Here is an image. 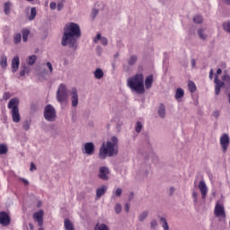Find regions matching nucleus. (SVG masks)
Masks as SVG:
<instances>
[{"label": "nucleus", "mask_w": 230, "mask_h": 230, "mask_svg": "<svg viewBox=\"0 0 230 230\" xmlns=\"http://www.w3.org/2000/svg\"><path fill=\"white\" fill-rule=\"evenodd\" d=\"M63 31L61 45L64 47L68 46L71 49L76 50L78 48L76 39H80L82 35L80 25H78V23L70 22L65 26Z\"/></svg>", "instance_id": "1"}, {"label": "nucleus", "mask_w": 230, "mask_h": 230, "mask_svg": "<svg viewBox=\"0 0 230 230\" xmlns=\"http://www.w3.org/2000/svg\"><path fill=\"white\" fill-rule=\"evenodd\" d=\"M118 137H111V141L103 143L99 150V159H107L118 155Z\"/></svg>", "instance_id": "2"}, {"label": "nucleus", "mask_w": 230, "mask_h": 230, "mask_svg": "<svg viewBox=\"0 0 230 230\" xmlns=\"http://www.w3.org/2000/svg\"><path fill=\"white\" fill-rule=\"evenodd\" d=\"M128 87L137 93V94H145V75L143 73L136 74L135 75L128 78L127 80Z\"/></svg>", "instance_id": "3"}, {"label": "nucleus", "mask_w": 230, "mask_h": 230, "mask_svg": "<svg viewBox=\"0 0 230 230\" xmlns=\"http://www.w3.org/2000/svg\"><path fill=\"white\" fill-rule=\"evenodd\" d=\"M7 108L11 110L13 123H21V113L19 112V98H13L9 101Z\"/></svg>", "instance_id": "4"}, {"label": "nucleus", "mask_w": 230, "mask_h": 230, "mask_svg": "<svg viewBox=\"0 0 230 230\" xmlns=\"http://www.w3.org/2000/svg\"><path fill=\"white\" fill-rule=\"evenodd\" d=\"M44 118L47 121L53 122L57 119V110L51 104H48L44 108Z\"/></svg>", "instance_id": "5"}, {"label": "nucleus", "mask_w": 230, "mask_h": 230, "mask_svg": "<svg viewBox=\"0 0 230 230\" xmlns=\"http://www.w3.org/2000/svg\"><path fill=\"white\" fill-rule=\"evenodd\" d=\"M57 100L59 103H64L67 100V87H66V84H59L57 92Z\"/></svg>", "instance_id": "6"}, {"label": "nucleus", "mask_w": 230, "mask_h": 230, "mask_svg": "<svg viewBox=\"0 0 230 230\" xmlns=\"http://www.w3.org/2000/svg\"><path fill=\"white\" fill-rule=\"evenodd\" d=\"M214 215L217 218H219V222L226 220V208H224V205L217 202L215 206Z\"/></svg>", "instance_id": "7"}, {"label": "nucleus", "mask_w": 230, "mask_h": 230, "mask_svg": "<svg viewBox=\"0 0 230 230\" xmlns=\"http://www.w3.org/2000/svg\"><path fill=\"white\" fill-rule=\"evenodd\" d=\"M219 143L222 148V152L226 154V152H227V148H229V143H230L229 135H227L226 133L223 134L220 137Z\"/></svg>", "instance_id": "8"}, {"label": "nucleus", "mask_w": 230, "mask_h": 230, "mask_svg": "<svg viewBox=\"0 0 230 230\" xmlns=\"http://www.w3.org/2000/svg\"><path fill=\"white\" fill-rule=\"evenodd\" d=\"M109 175H111V170L107 166H102L99 168L98 177L102 181H109Z\"/></svg>", "instance_id": "9"}, {"label": "nucleus", "mask_w": 230, "mask_h": 230, "mask_svg": "<svg viewBox=\"0 0 230 230\" xmlns=\"http://www.w3.org/2000/svg\"><path fill=\"white\" fill-rule=\"evenodd\" d=\"M35 222H38V226L42 227L44 226V210H39L33 214Z\"/></svg>", "instance_id": "10"}, {"label": "nucleus", "mask_w": 230, "mask_h": 230, "mask_svg": "<svg viewBox=\"0 0 230 230\" xmlns=\"http://www.w3.org/2000/svg\"><path fill=\"white\" fill-rule=\"evenodd\" d=\"M83 154H86V155H93V154H94V143H85L83 149Z\"/></svg>", "instance_id": "11"}, {"label": "nucleus", "mask_w": 230, "mask_h": 230, "mask_svg": "<svg viewBox=\"0 0 230 230\" xmlns=\"http://www.w3.org/2000/svg\"><path fill=\"white\" fill-rule=\"evenodd\" d=\"M72 107H78V90L72 88L70 92Z\"/></svg>", "instance_id": "12"}, {"label": "nucleus", "mask_w": 230, "mask_h": 230, "mask_svg": "<svg viewBox=\"0 0 230 230\" xmlns=\"http://www.w3.org/2000/svg\"><path fill=\"white\" fill-rule=\"evenodd\" d=\"M10 216L6 214V212H0V224L1 226H4V227H6L7 226H10Z\"/></svg>", "instance_id": "13"}, {"label": "nucleus", "mask_w": 230, "mask_h": 230, "mask_svg": "<svg viewBox=\"0 0 230 230\" xmlns=\"http://www.w3.org/2000/svg\"><path fill=\"white\" fill-rule=\"evenodd\" d=\"M199 190L201 193L202 199L205 200L208 195V186L206 185V181H199Z\"/></svg>", "instance_id": "14"}, {"label": "nucleus", "mask_w": 230, "mask_h": 230, "mask_svg": "<svg viewBox=\"0 0 230 230\" xmlns=\"http://www.w3.org/2000/svg\"><path fill=\"white\" fill-rule=\"evenodd\" d=\"M21 65V61L19 59V56H16L12 60V71L13 73H17V69H19V66Z\"/></svg>", "instance_id": "15"}, {"label": "nucleus", "mask_w": 230, "mask_h": 230, "mask_svg": "<svg viewBox=\"0 0 230 230\" xmlns=\"http://www.w3.org/2000/svg\"><path fill=\"white\" fill-rule=\"evenodd\" d=\"M145 86L146 89H152V85L154 84V75H150L146 77L145 79Z\"/></svg>", "instance_id": "16"}, {"label": "nucleus", "mask_w": 230, "mask_h": 230, "mask_svg": "<svg viewBox=\"0 0 230 230\" xmlns=\"http://www.w3.org/2000/svg\"><path fill=\"white\" fill-rule=\"evenodd\" d=\"M108 187L105 185L101 186L96 190V199H102L107 193Z\"/></svg>", "instance_id": "17"}, {"label": "nucleus", "mask_w": 230, "mask_h": 230, "mask_svg": "<svg viewBox=\"0 0 230 230\" xmlns=\"http://www.w3.org/2000/svg\"><path fill=\"white\" fill-rule=\"evenodd\" d=\"M98 40H100L101 41V44L102 45V46H107L108 44H109V40H107V38H105V37H102V34H97V37H96V39H94L93 40V42H98Z\"/></svg>", "instance_id": "18"}, {"label": "nucleus", "mask_w": 230, "mask_h": 230, "mask_svg": "<svg viewBox=\"0 0 230 230\" xmlns=\"http://www.w3.org/2000/svg\"><path fill=\"white\" fill-rule=\"evenodd\" d=\"M158 116L162 119L166 118V106H164V104H160L158 108Z\"/></svg>", "instance_id": "19"}, {"label": "nucleus", "mask_w": 230, "mask_h": 230, "mask_svg": "<svg viewBox=\"0 0 230 230\" xmlns=\"http://www.w3.org/2000/svg\"><path fill=\"white\" fill-rule=\"evenodd\" d=\"M174 98L177 100V102H181V99L184 98V90L182 88H178L176 90Z\"/></svg>", "instance_id": "20"}, {"label": "nucleus", "mask_w": 230, "mask_h": 230, "mask_svg": "<svg viewBox=\"0 0 230 230\" xmlns=\"http://www.w3.org/2000/svg\"><path fill=\"white\" fill-rule=\"evenodd\" d=\"M0 66L3 69H6L8 67V58L5 55L1 56Z\"/></svg>", "instance_id": "21"}, {"label": "nucleus", "mask_w": 230, "mask_h": 230, "mask_svg": "<svg viewBox=\"0 0 230 230\" xmlns=\"http://www.w3.org/2000/svg\"><path fill=\"white\" fill-rule=\"evenodd\" d=\"M93 76L96 80H102L103 78V70L102 68H96L93 72Z\"/></svg>", "instance_id": "22"}, {"label": "nucleus", "mask_w": 230, "mask_h": 230, "mask_svg": "<svg viewBox=\"0 0 230 230\" xmlns=\"http://www.w3.org/2000/svg\"><path fill=\"white\" fill-rule=\"evenodd\" d=\"M37 17V8L31 7V13L29 14L28 20L29 21H35V18Z\"/></svg>", "instance_id": "23"}, {"label": "nucleus", "mask_w": 230, "mask_h": 230, "mask_svg": "<svg viewBox=\"0 0 230 230\" xmlns=\"http://www.w3.org/2000/svg\"><path fill=\"white\" fill-rule=\"evenodd\" d=\"M198 35L201 40H206L208 39V35L206 34V29H199Z\"/></svg>", "instance_id": "24"}, {"label": "nucleus", "mask_w": 230, "mask_h": 230, "mask_svg": "<svg viewBox=\"0 0 230 230\" xmlns=\"http://www.w3.org/2000/svg\"><path fill=\"white\" fill-rule=\"evenodd\" d=\"M31 127V119H25L22 122L23 130L28 131V130H30Z\"/></svg>", "instance_id": "25"}, {"label": "nucleus", "mask_w": 230, "mask_h": 230, "mask_svg": "<svg viewBox=\"0 0 230 230\" xmlns=\"http://www.w3.org/2000/svg\"><path fill=\"white\" fill-rule=\"evenodd\" d=\"M64 226L66 230H75V226H73V223L69 219H65Z\"/></svg>", "instance_id": "26"}, {"label": "nucleus", "mask_w": 230, "mask_h": 230, "mask_svg": "<svg viewBox=\"0 0 230 230\" xmlns=\"http://www.w3.org/2000/svg\"><path fill=\"white\" fill-rule=\"evenodd\" d=\"M148 218V210L143 211L141 214L138 216V220L139 222H145Z\"/></svg>", "instance_id": "27"}, {"label": "nucleus", "mask_w": 230, "mask_h": 230, "mask_svg": "<svg viewBox=\"0 0 230 230\" xmlns=\"http://www.w3.org/2000/svg\"><path fill=\"white\" fill-rule=\"evenodd\" d=\"M188 87H189L190 93H195V91H197V85L193 81L188 82Z\"/></svg>", "instance_id": "28"}, {"label": "nucleus", "mask_w": 230, "mask_h": 230, "mask_svg": "<svg viewBox=\"0 0 230 230\" xmlns=\"http://www.w3.org/2000/svg\"><path fill=\"white\" fill-rule=\"evenodd\" d=\"M36 60H37V56L32 55L27 58L26 62H27L28 66H33V64H35Z\"/></svg>", "instance_id": "29"}, {"label": "nucleus", "mask_w": 230, "mask_h": 230, "mask_svg": "<svg viewBox=\"0 0 230 230\" xmlns=\"http://www.w3.org/2000/svg\"><path fill=\"white\" fill-rule=\"evenodd\" d=\"M22 34L23 42H28V37L30 35V31L28 29H23L22 31Z\"/></svg>", "instance_id": "30"}, {"label": "nucleus", "mask_w": 230, "mask_h": 230, "mask_svg": "<svg viewBox=\"0 0 230 230\" xmlns=\"http://www.w3.org/2000/svg\"><path fill=\"white\" fill-rule=\"evenodd\" d=\"M160 222H162V227L164 230H170V226H168V221H166V218L161 217Z\"/></svg>", "instance_id": "31"}, {"label": "nucleus", "mask_w": 230, "mask_h": 230, "mask_svg": "<svg viewBox=\"0 0 230 230\" xmlns=\"http://www.w3.org/2000/svg\"><path fill=\"white\" fill-rule=\"evenodd\" d=\"M136 62H137V56L133 55L128 59V66H134Z\"/></svg>", "instance_id": "32"}, {"label": "nucleus", "mask_w": 230, "mask_h": 230, "mask_svg": "<svg viewBox=\"0 0 230 230\" xmlns=\"http://www.w3.org/2000/svg\"><path fill=\"white\" fill-rule=\"evenodd\" d=\"M4 154H8V146L4 144H0V155H4Z\"/></svg>", "instance_id": "33"}, {"label": "nucleus", "mask_w": 230, "mask_h": 230, "mask_svg": "<svg viewBox=\"0 0 230 230\" xmlns=\"http://www.w3.org/2000/svg\"><path fill=\"white\" fill-rule=\"evenodd\" d=\"M202 21H204V19L200 14H197L193 18V22H195L196 24H201Z\"/></svg>", "instance_id": "34"}, {"label": "nucleus", "mask_w": 230, "mask_h": 230, "mask_svg": "<svg viewBox=\"0 0 230 230\" xmlns=\"http://www.w3.org/2000/svg\"><path fill=\"white\" fill-rule=\"evenodd\" d=\"M94 230H109V226L105 224H97Z\"/></svg>", "instance_id": "35"}, {"label": "nucleus", "mask_w": 230, "mask_h": 230, "mask_svg": "<svg viewBox=\"0 0 230 230\" xmlns=\"http://www.w3.org/2000/svg\"><path fill=\"white\" fill-rule=\"evenodd\" d=\"M214 82H215V84H216L215 86H218V87H221V88H222V87H224V85H225V83H224V82H221V80L218 79V75H216V76H215Z\"/></svg>", "instance_id": "36"}, {"label": "nucleus", "mask_w": 230, "mask_h": 230, "mask_svg": "<svg viewBox=\"0 0 230 230\" xmlns=\"http://www.w3.org/2000/svg\"><path fill=\"white\" fill-rule=\"evenodd\" d=\"M11 6H12V3H10V2H6V3L4 4V13H5L6 15H8V13H10V8H11Z\"/></svg>", "instance_id": "37"}, {"label": "nucleus", "mask_w": 230, "mask_h": 230, "mask_svg": "<svg viewBox=\"0 0 230 230\" xmlns=\"http://www.w3.org/2000/svg\"><path fill=\"white\" fill-rule=\"evenodd\" d=\"M121 193H123V190L121 188H118L115 191H113L111 199H114V197H121Z\"/></svg>", "instance_id": "38"}, {"label": "nucleus", "mask_w": 230, "mask_h": 230, "mask_svg": "<svg viewBox=\"0 0 230 230\" xmlns=\"http://www.w3.org/2000/svg\"><path fill=\"white\" fill-rule=\"evenodd\" d=\"M223 83H225V85H227L230 89V76L228 75H223Z\"/></svg>", "instance_id": "39"}, {"label": "nucleus", "mask_w": 230, "mask_h": 230, "mask_svg": "<svg viewBox=\"0 0 230 230\" xmlns=\"http://www.w3.org/2000/svg\"><path fill=\"white\" fill-rule=\"evenodd\" d=\"M142 128H143V124L141 123V121H137L135 126L136 132H137V134H139V132H141Z\"/></svg>", "instance_id": "40"}, {"label": "nucleus", "mask_w": 230, "mask_h": 230, "mask_svg": "<svg viewBox=\"0 0 230 230\" xmlns=\"http://www.w3.org/2000/svg\"><path fill=\"white\" fill-rule=\"evenodd\" d=\"M95 9H99L100 10H103V3L102 1H97L95 4H94V7Z\"/></svg>", "instance_id": "41"}, {"label": "nucleus", "mask_w": 230, "mask_h": 230, "mask_svg": "<svg viewBox=\"0 0 230 230\" xmlns=\"http://www.w3.org/2000/svg\"><path fill=\"white\" fill-rule=\"evenodd\" d=\"M157 226H159V224L157 223V219L151 220L150 222L151 229H157Z\"/></svg>", "instance_id": "42"}, {"label": "nucleus", "mask_w": 230, "mask_h": 230, "mask_svg": "<svg viewBox=\"0 0 230 230\" xmlns=\"http://www.w3.org/2000/svg\"><path fill=\"white\" fill-rule=\"evenodd\" d=\"M122 209H123V208L121 207V204L117 203V204L115 205V213H116L117 215H119V213H121Z\"/></svg>", "instance_id": "43"}, {"label": "nucleus", "mask_w": 230, "mask_h": 230, "mask_svg": "<svg viewBox=\"0 0 230 230\" xmlns=\"http://www.w3.org/2000/svg\"><path fill=\"white\" fill-rule=\"evenodd\" d=\"M223 28L225 31H227V33H230V22H225L223 23Z\"/></svg>", "instance_id": "44"}, {"label": "nucleus", "mask_w": 230, "mask_h": 230, "mask_svg": "<svg viewBox=\"0 0 230 230\" xmlns=\"http://www.w3.org/2000/svg\"><path fill=\"white\" fill-rule=\"evenodd\" d=\"M21 39H22V36L21 35V33L14 35L13 37L14 44H19V42H21Z\"/></svg>", "instance_id": "45"}, {"label": "nucleus", "mask_w": 230, "mask_h": 230, "mask_svg": "<svg viewBox=\"0 0 230 230\" xmlns=\"http://www.w3.org/2000/svg\"><path fill=\"white\" fill-rule=\"evenodd\" d=\"M98 12H100V9H96L93 7L92 11V19H96V15H98Z\"/></svg>", "instance_id": "46"}, {"label": "nucleus", "mask_w": 230, "mask_h": 230, "mask_svg": "<svg viewBox=\"0 0 230 230\" xmlns=\"http://www.w3.org/2000/svg\"><path fill=\"white\" fill-rule=\"evenodd\" d=\"M198 197H199V193L197 191H193L192 192L193 202L197 203V201L199 200Z\"/></svg>", "instance_id": "47"}, {"label": "nucleus", "mask_w": 230, "mask_h": 230, "mask_svg": "<svg viewBox=\"0 0 230 230\" xmlns=\"http://www.w3.org/2000/svg\"><path fill=\"white\" fill-rule=\"evenodd\" d=\"M28 71V67L27 66H23V69H22L20 71V76H24V75H26V72Z\"/></svg>", "instance_id": "48"}, {"label": "nucleus", "mask_w": 230, "mask_h": 230, "mask_svg": "<svg viewBox=\"0 0 230 230\" xmlns=\"http://www.w3.org/2000/svg\"><path fill=\"white\" fill-rule=\"evenodd\" d=\"M220 89H222L220 86H215L216 96H218V94H220Z\"/></svg>", "instance_id": "49"}, {"label": "nucleus", "mask_w": 230, "mask_h": 230, "mask_svg": "<svg viewBox=\"0 0 230 230\" xmlns=\"http://www.w3.org/2000/svg\"><path fill=\"white\" fill-rule=\"evenodd\" d=\"M47 67H49L50 73H53V65H51V62H47Z\"/></svg>", "instance_id": "50"}, {"label": "nucleus", "mask_w": 230, "mask_h": 230, "mask_svg": "<svg viewBox=\"0 0 230 230\" xmlns=\"http://www.w3.org/2000/svg\"><path fill=\"white\" fill-rule=\"evenodd\" d=\"M3 98L5 101L10 100V93L9 92L4 93V95H3Z\"/></svg>", "instance_id": "51"}, {"label": "nucleus", "mask_w": 230, "mask_h": 230, "mask_svg": "<svg viewBox=\"0 0 230 230\" xmlns=\"http://www.w3.org/2000/svg\"><path fill=\"white\" fill-rule=\"evenodd\" d=\"M49 6H50V9L51 10H56L57 9V3H55V2H51L50 3V4H49Z\"/></svg>", "instance_id": "52"}, {"label": "nucleus", "mask_w": 230, "mask_h": 230, "mask_svg": "<svg viewBox=\"0 0 230 230\" xmlns=\"http://www.w3.org/2000/svg\"><path fill=\"white\" fill-rule=\"evenodd\" d=\"M30 170L31 172H35V170H37V166L35 165V164H33V163L31 164Z\"/></svg>", "instance_id": "53"}, {"label": "nucleus", "mask_w": 230, "mask_h": 230, "mask_svg": "<svg viewBox=\"0 0 230 230\" xmlns=\"http://www.w3.org/2000/svg\"><path fill=\"white\" fill-rule=\"evenodd\" d=\"M57 8H58V12H60V10H62V8H64V4L62 2L58 3Z\"/></svg>", "instance_id": "54"}, {"label": "nucleus", "mask_w": 230, "mask_h": 230, "mask_svg": "<svg viewBox=\"0 0 230 230\" xmlns=\"http://www.w3.org/2000/svg\"><path fill=\"white\" fill-rule=\"evenodd\" d=\"M212 115L214 116V118H216V119H217L218 116H220V111H216L213 112Z\"/></svg>", "instance_id": "55"}, {"label": "nucleus", "mask_w": 230, "mask_h": 230, "mask_svg": "<svg viewBox=\"0 0 230 230\" xmlns=\"http://www.w3.org/2000/svg\"><path fill=\"white\" fill-rule=\"evenodd\" d=\"M124 209L126 211V213H128V211H130V205H128V203L125 204Z\"/></svg>", "instance_id": "56"}, {"label": "nucleus", "mask_w": 230, "mask_h": 230, "mask_svg": "<svg viewBox=\"0 0 230 230\" xmlns=\"http://www.w3.org/2000/svg\"><path fill=\"white\" fill-rule=\"evenodd\" d=\"M169 193H170V195H173V193H175V188L174 187H170Z\"/></svg>", "instance_id": "57"}, {"label": "nucleus", "mask_w": 230, "mask_h": 230, "mask_svg": "<svg viewBox=\"0 0 230 230\" xmlns=\"http://www.w3.org/2000/svg\"><path fill=\"white\" fill-rule=\"evenodd\" d=\"M190 64L192 67H195L197 66V61L195 59H191Z\"/></svg>", "instance_id": "58"}, {"label": "nucleus", "mask_w": 230, "mask_h": 230, "mask_svg": "<svg viewBox=\"0 0 230 230\" xmlns=\"http://www.w3.org/2000/svg\"><path fill=\"white\" fill-rule=\"evenodd\" d=\"M22 181L25 184V186H28V184H30V181H28V180H26L24 178H22Z\"/></svg>", "instance_id": "59"}, {"label": "nucleus", "mask_w": 230, "mask_h": 230, "mask_svg": "<svg viewBox=\"0 0 230 230\" xmlns=\"http://www.w3.org/2000/svg\"><path fill=\"white\" fill-rule=\"evenodd\" d=\"M208 76H209L210 80H213V69H210Z\"/></svg>", "instance_id": "60"}, {"label": "nucleus", "mask_w": 230, "mask_h": 230, "mask_svg": "<svg viewBox=\"0 0 230 230\" xmlns=\"http://www.w3.org/2000/svg\"><path fill=\"white\" fill-rule=\"evenodd\" d=\"M218 75H222V69L221 68H218L217 70V76H218Z\"/></svg>", "instance_id": "61"}, {"label": "nucleus", "mask_w": 230, "mask_h": 230, "mask_svg": "<svg viewBox=\"0 0 230 230\" xmlns=\"http://www.w3.org/2000/svg\"><path fill=\"white\" fill-rule=\"evenodd\" d=\"M132 199H134V192H131L128 197L129 200H132Z\"/></svg>", "instance_id": "62"}, {"label": "nucleus", "mask_w": 230, "mask_h": 230, "mask_svg": "<svg viewBox=\"0 0 230 230\" xmlns=\"http://www.w3.org/2000/svg\"><path fill=\"white\" fill-rule=\"evenodd\" d=\"M29 227H30L31 230H33V225L29 224Z\"/></svg>", "instance_id": "63"}, {"label": "nucleus", "mask_w": 230, "mask_h": 230, "mask_svg": "<svg viewBox=\"0 0 230 230\" xmlns=\"http://www.w3.org/2000/svg\"><path fill=\"white\" fill-rule=\"evenodd\" d=\"M65 66H67V59H64Z\"/></svg>", "instance_id": "64"}]
</instances>
